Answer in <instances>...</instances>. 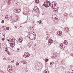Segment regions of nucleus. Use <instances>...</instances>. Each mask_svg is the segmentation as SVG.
I'll use <instances>...</instances> for the list:
<instances>
[{
	"instance_id": "obj_42",
	"label": "nucleus",
	"mask_w": 73,
	"mask_h": 73,
	"mask_svg": "<svg viewBox=\"0 0 73 73\" xmlns=\"http://www.w3.org/2000/svg\"><path fill=\"white\" fill-rule=\"evenodd\" d=\"M5 34L3 35V36L5 37Z\"/></svg>"
},
{
	"instance_id": "obj_20",
	"label": "nucleus",
	"mask_w": 73,
	"mask_h": 73,
	"mask_svg": "<svg viewBox=\"0 0 73 73\" xmlns=\"http://www.w3.org/2000/svg\"><path fill=\"white\" fill-rule=\"evenodd\" d=\"M19 41L20 42H22V41H23V39L22 40L19 39Z\"/></svg>"
},
{
	"instance_id": "obj_13",
	"label": "nucleus",
	"mask_w": 73,
	"mask_h": 73,
	"mask_svg": "<svg viewBox=\"0 0 73 73\" xmlns=\"http://www.w3.org/2000/svg\"><path fill=\"white\" fill-rule=\"evenodd\" d=\"M48 70H44V72H43V73H48V71H47Z\"/></svg>"
},
{
	"instance_id": "obj_3",
	"label": "nucleus",
	"mask_w": 73,
	"mask_h": 73,
	"mask_svg": "<svg viewBox=\"0 0 73 73\" xmlns=\"http://www.w3.org/2000/svg\"><path fill=\"white\" fill-rule=\"evenodd\" d=\"M21 11V10L20 9H15L14 10V12H15V13H19V12H20V11Z\"/></svg>"
},
{
	"instance_id": "obj_28",
	"label": "nucleus",
	"mask_w": 73,
	"mask_h": 73,
	"mask_svg": "<svg viewBox=\"0 0 73 73\" xmlns=\"http://www.w3.org/2000/svg\"><path fill=\"white\" fill-rule=\"evenodd\" d=\"M26 63H27V62H25V61H24V62H23V64H25Z\"/></svg>"
},
{
	"instance_id": "obj_44",
	"label": "nucleus",
	"mask_w": 73,
	"mask_h": 73,
	"mask_svg": "<svg viewBox=\"0 0 73 73\" xmlns=\"http://www.w3.org/2000/svg\"><path fill=\"white\" fill-rule=\"evenodd\" d=\"M29 46V47H30V46H31V45H30Z\"/></svg>"
},
{
	"instance_id": "obj_9",
	"label": "nucleus",
	"mask_w": 73,
	"mask_h": 73,
	"mask_svg": "<svg viewBox=\"0 0 73 73\" xmlns=\"http://www.w3.org/2000/svg\"><path fill=\"white\" fill-rule=\"evenodd\" d=\"M64 44H65V45H67L68 44V42H67V41L66 40H64Z\"/></svg>"
},
{
	"instance_id": "obj_2",
	"label": "nucleus",
	"mask_w": 73,
	"mask_h": 73,
	"mask_svg": "<svg viewBox=\"0 0 73 73\" xmlns=\"http://www.w3.org/2000/svg\"><path fill=\"white\" fill-rule=\"evenodd\" d=\"M45 3H46L45 4H46V7H49L50 5V2L48 1H45Z\"/></svg>"
},
{
	"instance_id": "obj_37",
	"label": "nucleus",
	"mask_w": 73,
	"mask_h": 73,
	"mask_svg": "<svg viewBox=\"0 0 73 73\" xmlns=\"http://www.w3.org/2000/svg\"><path fill=\"white\" fill-rule=\"evenodd\" d=\"M24 62V61H22L21 62V63H23H23H24L23 62Z\"/></svg>"
},
{
	"instance_id": "obj_29",
	"label": "nucleus",
	"mask_w": 73,
	"mask_h": 73,
	"mask_svg": "<svg viewBox=\"0 0 73 73\" xmlns=\"http://www.w3.org/2000/svg\"><path fill=\"white\" fill-rule=\"evenodd\" d=\"M49 38V37L48 36L46 38V40H48V39Z\"/></svg>"
},
{
	"instance_id": "obj_50",
	"label": "nucleus",
	"mask_w": 73,
	"mask_h": 73,
	"mask_svg": "<svg viewBox=\"0 0 73 73\" xmlns=\"http://www.w3.org/2000/svg\"><path fill=\"white\" fill-rule=\"evenodd\" d=\"M0 48H1V46H0Z\"/></svg>"
},
{
	"instance_id": "obj_12",
	"label": "nucleus",
	"mask_w": 73,
	"mask_h": 73,
	"mask_svg": "<svg viewBox=\"0 0 73 73\" xmlns=\"http://www.w3.org/2000/svg\"><path fill=\"white\" fill-rule=\"evenodd\" d=\"M27 54V53H25L23 55V57L26 58Z\"/></svg>"
},
{
	"instance_id": "obj_14",
	"label": "nucleus",
	"mask_w": 73,
	"mask_h": 73,
	"mask_svg": "<svg viewBox=\"0 0 73 73\" xmlns=\"http://www.w3.org/2000/svg\"><path fill=\"white\" fill-rule=\"evenodd\" d=\"M45 4H46L45 1L44 4L42 5V6H44V7H47L46 6V5Z\"/></svg>"
},
{
	"instance_id": "obj_49",
	"label": "nucleus",
	"mask_w": 73,
	"mask_h": 73,
	"mask_svg": "<svg viewBox=\"0 0 73 73\" xmlns=\"http://www.w3.org/2000/svg\"><path fill=\"white\" fill-rule=\"evenodd\" d=\"M57 54H58V53H57Z\"/></svg>"
},
{
	"instance_id": "obj_4",
	"label": "nucleus",
	"mask_w": 73,
	"mask_h": 73,
	"mask_svg": "<svg viewBox=\"0 0 73 73\" xmlns=\"http://www.w3.org/2000/svg\"><path fill=\"white\" fill-rule=\"evenodd\" d=\"M57 33L60 36H61V35L62 34V31H58Z\"/></svg>"
},
{
	"instance_id": "obj_27",
	"label": "nucleus",
	"mask_w": 73,
	"mask_h": 73,
	"mask_svg": "<svg viewBox=\"0 0 73 73\" xmlns=\"http://www.w3.org/2000/svg\"><path fill=\"white\" fill-rule=\"evenodd\" d=\"M10 45L11 46H13V44H11Z\"/></svg>"
},
{
	"instance_id": "obj_18",
	"label": "nucleus",
	"mask_w": 73,
	"mask_h": 73,
	"mask_svg": "<svg viewBox=\"0 0 73 73\" xmlns=\"http://www.w3.org/2000/svg\"><path fill=\"white\" fill-rule=\"evenodd\" d=\"M64 45H63V44H61L60 45V46L62 48L63 47Z\"/></svg>"
},
{
	"instance_id": "obj_46",
	"label": "nucleus",
	"mask_w": 73,
	"mask_h": 73,
	"mask_svg": "<svg viewBox=\"0 0 73 73\" xmlns=\"http://www.w3.org/2000/svg\"><path fill=\"white\" fill-rule=\"evenodd\" d=\"M7 17L8 16V15H7Z\"/></svg>"
},
{
	"instance_id": "obj_31",
	"label": "nucleus",
	"mask_w": 73,
	"mask_h": 73,
	"mask_svg": "<svg viewBox=\"0 0 73 73\" xmlns=\"http://www.w3.org/2000/svg\"><path fill=\"white\" fill-rule=\"evenodd\" d=\"M7 20H9V17H7Z\"/></svg>"
},
{
	"instance_id": "obj_33",
	"label": "nucleus",
	"mask_w": 73,
	"mask_h": 73,
	"mask_svg": "<svg viewBox=\"0 0 73 73\" xmlns=\"http://www.w3.org/2000/svg\"><path fill=\"white\" fill-rule=\"evenodd\" d=\"M39 24H41V21H40L39 22Z\"/></svg>"
},
{
	"instance_id": "obj_15",
	"label": "nucleus",
	"mask_w": 73,
	"mask_h": 73,
	"mask_svg": "<svg viewBox=\"0 0 73 73\" xmlns=\"http://www.w3.org/2000/svg\"><path fill=\"white\" fill-rule=\"evenodd\" d=\"M35 12H38L39 11V9H38L37 10L35 11Z\"/></svg>"
},
{
	"instance_id": "obj_11",
	"label": "nucleus",
	"mask_w": 73,
	"mask_h": 73,
	"mask_svg": "<svg viewBox=\"0 0 73 73\" xmlns=\"http://www.w3.org/2000/svg\"><path fill=\"white\" fill-rule=\"evenodd\" d=\"M36 3V4H38L39 3V0H36L35 1Z\"/></svg>"
},
{
	"instance_id": "obj_35",
	"label": "nucleus",
	"mask_w": 73,
	"mask_h": 73,
	"mask_svg": "<svg viewBox=\"0 0 73 73\" xmlns=\"http://www.w3.org/2000/svg\"><path fill=\"white\" fill-rule=\"evenodd\" d=\"M6 52H7V53H8V52H9V51L7 50V51H6Z\"/></svg>"
},
{
	"instance_id": "obj_26",
	"label": "nucleus",
	"mask_w": 73,
	"mask_h": 73,
	"mask_svg": "<svg viewBox=\"0 0 73 73\" xmlns=\"http://www.w3.org/2000/svg\"><path fill=\"white\" fill-rule=\"evenodd\" d=\"M4 39H5V38H3L2 39V41H4Z\"/></svg>"
},
{
	"instance_id": "obj_48",
	"label": "nucleus",
	"mask_w": 73,
	"mask_h": 73,
	"mask_svg": "<svg viewBox=\"0 0 73 73\" xmlns=\"http://www.w3.org/2000/svg\"><path fill=\"white\" fill-rule=\"evenodd\" d=\"M17 3H17L16 4L17 5Z\"/></svg>"
},
{
	"instance_id": "obj_40",
	"label": "nucleus",
	"mask_w": 73,
	"mask_h": 73,
	"mask_svg": "<svg viewBox=\"0 0 73 73\" xmlns=\"http://www.w3.org/2000/svg\"><path fill=\"white\" fill-rule=\"evenodd\" d=\"M28 57V55H27H27H26V57Z\"/></svg>"
},
{
	"instance_id": "obj_36",
	"label": "nucleus",
	"mask_w": 73,
	"mask_h": 73,
	"mask_svg": "<svg viewBox=\"0 0 73 73\" xmlns=\"http://www.w3.org/2000/svg\"><path fill=\"white\" fill-rule=\"evenodd\" d=\"M5 59H6L5 58H4L3 59V60H5Z\"/></svg>"
},
{
	"instance_id": "obj_51",
	"label": "nucleus",
	"mask_w": 73,
	"mask_h": 73,
	"mask_svg": "<svg viewBox=\"0 0 73 73\" xmlns=\"http://www.w3.org/2000/svg\"><path fill=\"white\" fill-rule=\"evenodd\" d=\"M0 34H1V33H0Z\"/></svg>"
},
{
	"instance_id": "obj_52",
	"label": "nucleus",
	"mask_w": 73,
	"mask_h": 73,
	"mask_svg": "<svg viewBox=\"0 0 73 73\" xmlns=\"http://www.w3.org/2000/svg\"><path fill=\"white\" fill-rule=\"evenodd\" d=\"M25 23H26V22H25Z\"/></svg>"
},
{
	"instance_id": "obj_10",
	"label": "nucleus",
	"mask_w": 73,
	"mask_h": 73,
	"mask_svg": "<svg viewBox=\"0 0 73 73\" xmlns=\"http://www.w3.org/2000/svg\"><path fill=\"white\" fill-rule=\"evenodd\" d=\"M33 37V36H31V38H30V37L29 36V34H28L27 36V37H28V38H30V39H31V40H33V39H32V38Z\"/></svg>"
},
{
	"instance_id": "obj_19",
	"label": "nucleus",
	"mask_w": 73,
	"mask_h": 73,
	"mask_svg": "<svg viewBox=\"0 0 73 73\" xmlns=\"http://www.w3.org/2000/svg\"><path fill=\"white\" fill-rule=\"evenodd\" d=\"M52 18H53V19H55V17H54V15H53L52 16Z\"/></svg>"
},
{
	"instance_id": "obj_1",
	"label": "nucleus",
	"mask_w": 73,
	"mask_h": 73,
	"mask_svg": "<svg viewBox=\"0 0 73 73\" xmlns=\"http://www.w3.org/2000/svg\"><path fill=\"white\" fill-rule=\"evenodd\" d=\"M13 69V67L12 66H9L8 68V71L9 73H12V71Z\"/></svg>"
},
{
	"instance_id": "obj_45",
	"label": "nucleus",
	"mask_w": 73,
	"mask_h": 73,
	"mask_svg": "<svg viewBox=\"0 0 73 73\" xmlns=\"http://www.w3.org/2000/svg\"><path fill=\"white\" fill-rule=\"evenodd\" d=\"M29 56L28 57H29V56H30V54H29Z\"/></svg>"
},
{
	"instance_id": "obj_41",
	"label": "nucleus",
	"mask_w": 73,
	"mask_h": 73,
	"mask_svg": "<svg viewBox=\"0 0 73 73\" xmlns=\"http://www.w3.org/2000/svg\"><path fill=\"white\" fill-rule=\"evenodd\" d=\"M7 19V16H6V17H5V19Z\"/></svg>"
},
{
	"instance_id": "obj_38",
	"label": "nucleus",
	"mask_w": 73,
	"mask_h": 73,
	"mask_svg": "<svg viewBox=\"0 0 73 73\" xmlns=\"http://www.w3.org/2000/svg\"><path fill=\"white\" fill-rule=\"evenodd\" d=\"M2 28L3 29H4V26L2 27Z\"/></svg>"
},
{
	"instance_id": "obj_39",
	"label": "nucleus",
	"mask_w": 73,
	"mask_h": 73,
	"mask_svg": "<svg viewBox=\"0 0 73 73\" xmlns=\"http://www.w3.org/2000/svg\"><path fill=\"white\" fill-rule=\"evenodd\" d=\"M15 27L16 28H17V26H15Z\"/></svg>"
},
{
	"instance_id": "obj_6",
	"label": "nucleus",
	"mask_w": 73,
	"mask_h": 73,
	"mask_svg": "<svg viewBox=\"0 0 73 73\" xmlns=\"http://www.w3.org/2000/svg\"><path fill=\"white\" fill-rule=\"evenodd\" d=\"M48 42L50 44H51L52 43H53V40H52V39H48Z\"/></svg>"
},
{
	"instance_id": "obj_30",
	"label": "nucleus",
	"mask_w": 73,
	"mask_h": 73,
	"mask_svg": "<svg viewBox=\"0 0 73 73\" xmlns=\"http://www.w3.org/2000/svg\"><path fill=\"white\" fill-rule=\"evenodd\" d=\"M14 61H15V60H12L11 61V62H13V63L14 62Z\"/></svg>"
},
{
	"instance_id": "obj_8",
	"label": "nucleus",
	"mask_w": 73,
	"mask_h": 73,
	"mask_svg": "<svg viewBox=\"0 0 73 73\" xmlns=\"http://www.w3.org/2000/svg\"><path fill=\"white\" fill-rule=\"evenodd\" d=\"M38 9V7H37V6H35L34 7V9H33V10L35 11H36Z\"/></svg>"
},
{
	"instance_id": "obj_5",
	"label": "nucleus",
	"mask_w": 73,
	"mask_h": 73,
	"mask_svg": "<svg viewBox=\"0 0 73 73\" xmlns=\"http://www.w3.org/2000/svg\"><path fill=\"white\" fill-rule=\"evenodd\" d=\"M7 2L8 3V5L11 4V0H7Z\"/></svg>"
},
{
	"instance_id": "obj_22",
	"label": "nucleus",
	"mask_w": 73,
	"mask_h": 73,
	"mask_svg": "<svg viewBox=\"0 0 73 73\" xmlns=\"http://www.w3.org/2000/svg\"><path fill=\"white\" fill-rule=\"evenodd\" d=\"M33 33H34L33 32H31L29 33V34H33Z\"/></svg>"
},
{
	"instance_id": "obj_7",
	"label": "nucleus",
	"mask_w": 73,
	"mask_h": 73,
	"mask_svg": "<svg viewBox=\"0 0 73 73\" xmlns=\"http://www.w3.org/2000/svg\"><path fill=\"white\" fill-rule=\"evenodd\" d=\"M64 30L66 32H68L69 31V28L67 27H66V28L64 29Z\"/></svg>"
},
{
	"instance_id": "obj_47",
	"label": "nucleus",
	"mask_w": 73,
	"mask_h": 73,
	"mask_svg": "<svg viewBox=\"0 0 73 73\" xmlns=\"http://www.w3.org/2000/svg\"><path fill=\"white\" fill-rule=\"evenodd\" d=\"M19 48H17V50H19Z\"/></svg>"
},
{
	"instance_id": "obj_21",
	"label": "nucleus",
	"mask_w": 73,
	"mask_h": 73,
	"mask_svg": "<svg viewBox=\"0 0 73 73\" xmlns=\"http://www.w3.org/2000/svg\"><path fill=\"white\" fill-rule=\"evenodd\" d=\"M48 59H46L45 60V62H48Z\"/></svg>"
},
{
	"instance_id": "obj_32",
	"label": "nucleus",
	"mask_w": 73,
	"mask_h": 73,
	"mask_svg": "<svg viewBox=\"0 0 73 73\" xmlns=\"http://www.w3.org/2000/svg\"><path fill=\"white\" fill-rule=\"evenodd\" d=\"M8 54L9 55H10L11 54V53H10V52H7Z\"/></svg>"
},
{
	"instance_id": "obj_34",
	"label": "nucleus",
	"mask_w": 73,
	"mask_h": 73,
	"mask_svg": "<svg viewBox=\"0 0 73 73\" xmlns=\"http://www.w3.org/2000/svg\"><path fill=\"white\" fill-rule=\"evenodd\" d=\"M0 73H4L3 71H1L0 72Z\"/></svg>"
},
{
	"instance_id": "obj_43",
	"label": "nucleus",
	"mask_w": 73,
	"mask_h": 73,
	"mask_svg": "<svg viewBox=\"0 0 73 73\" xmlns=\"http://www.w3.org/2000/svg\"><path fill=\"white\" fill-rule=\"evenodd\" d=\"M72 56H73V53L72 54Z\"/></svg>"
},
{
	"instance_id": "obj_23",
	"label": "nucleus",
	"mask_w": 73,
	"mask_h": 73,
	"mask_svg": "<svg viewBox=\"0 0 73 73\" xmlns=\"http://www.w3.org/2000/svg\"><path fill=\"white\" fill-rule=\"evenodd\" d=\"M5 51H7V50H8V48H7V47H6L5 49Z\"/></svg>"
},
{
	"instance_id": "obj_53",
	"label": "nucleus",
	"mask_w": 73,
	"mask_h": 73,
	"mask_svg": "<svg viewBox=\"0 0 73 73\" xmlns=\"http://www.w3.org/2000/svg\"><path fill=\"white\" fill-rule=\"evenodd\" d=\"M71 73H72V72Z\"/></svg>"
},
{
	"instance_id": "obj_17",
	"label": "nucleus",
	"mask_w": 73,
	"mask_h": 73,
	"mask_svg": "<svg viewBox=\"0 0 73 73\" xmlns=\"http://www.w3.org/2000/svg\"><path fill=\"white\" fill-rule=\"evenodd\" d=\"M16 65H17V66H18L19 65V63L18 62H16Z\"/></svg>"
},
{
	"instance_id": "obj_24",
	"label": "nucleus",
	"mask_w": 73,
	"mask_h": 73,
	"mask_svg": "<svg viewBox=\"0 0 73 73\" xmlns=\"http://www.w3.org/2000/svg\"><path fill=\"white\" fill-rule=\"evenodd\" d=\"M1 23L2 24H3V23H4V20H3L2 21Z\"/></svg>"
},
{
	"instance_id": "obj_25",
	"label": "nucleus",
	"mask_w": 73,
	"mask_h": 73,
	"mask_svg": "<svg viewBox=\"0 0 73 73\" xmlns=\"http://www.w3.org/2000/svg\"><path fill=\"white\" fill-rule=\"evenodd\" d=\"M6 29H7V30H9V27H7L6 28Z\"/></svg>"
},
{
	"instance_id": "obj_16",
	"label": "nucleus",
	"mask_w": 73,
	"mask_h": 73,
	"mask_svg": "<svg viewBox=\"0 0 73 73\" xmlns=\"http://www.w3.org/2000/svg\"><path fill=\"white\" fill-rule=\"evenodd\" d=\"M54 64V62H52L50 63V64L51 65H53Z\"/></svg>"
}]
</instances>
